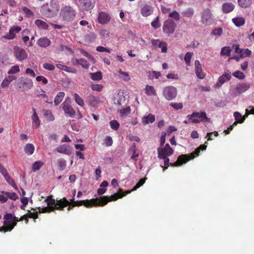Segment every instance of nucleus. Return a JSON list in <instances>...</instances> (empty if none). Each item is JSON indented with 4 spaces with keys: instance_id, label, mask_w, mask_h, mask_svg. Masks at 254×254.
<instances>
[{
    "instance_id": "obj_1",
    "label": "nucleus",
    "mask_w": 254,
    "mask_h": 254,
    "mask_svg": "<svg viewBox=\"0 0 254 254\" xmlns=\"http://www.w3.org/2000/svg\"><path fill=\"white\" fill-rule=\"evenodd\" d=\"M122 196L120 195L119 193H114L109 197L108 196H103L100 197L99 199L96 198L83 200H76L74 201V202L77 206L83 205L86 208L104 206L109 201H116L118 200L119 197Z\"/></svg>"
},
{
    "instance_id": "obj_2",
    "label": "nucleus",
    "mask_w": 254,
    "mask_h": 254,
    "mask_svg": "<svg viewBox=\"0 0 254 254\" xmlns=\"http://www.w3.org/2000/svg\"><path fill=\"white\" fill-rule=\"evenodd\" d=\"M60 5L57 0H51L49 3L44 4L41 8V14L47 17H53L56 15L59 10Z\"/></svg>"
},
{
    "instance_id": "obj_3",
    "label": "nucleus",
    "mask_w": 254,
    "mask_h": 254,
    "mask_svg": "<svg viewBox=\"0 0 254 254\" xmlns=\"http://www.w3.org/2000/svg\"><path fill=\"white\" fill-rule=\"evenodd\" d=\"M76 14V10L73 7L64 5L61 9L59 16L64 23H69L74 20Z\"/></svg>"
},
{
    "instance_id": "obj_4",
    "label": "nucleus",
    "mask_w": 254,
    "mask_h": 254,
    "mask_svg": "<svg viewBox=\"0 0 254 254\" xmlns=\"http://www.w3.org/2000/svg\"><path fill=\"white\" fill-rule=\"evenodd\" d=\"M200 152V150L197 147L194 152L190 153V155L188 154H182L180 155L177 159V160L174 163L171 164L172 166H180L183 164L186 163L189 161L193 159L196 156H198Z\"/></svg>"
},
{
    "instance_id": "obj_5",
    "label": "nucleus",
    "mask_w": 254,
    "mask_h": 254,
    "mask_svg": "<svg viewBox=\"0 0 254 254\" xmlns=\"http://www.w3.org/2000/svg\"><path fill=\"white\" fill-rule=\"evenodd\" d=\"M177 89L173 86H167L164 87L163 90V96L168 101L175 99L177 97Z\"/></svg>"
},
{
    "instance_id": "obj_6",
    "label": "nucleus",
    "mask_w": 254,
    "mask_h": 254,
    "mask_svg": "<svg viewBox=\"0 0 254 254\" xmlns=\"http://www.w3.org/2000/svg\"><path fill=\"white\" fill-rule=\"evenodd\" d=\"M187 118L191 121V123L194 124L199 123L204 120L208 121L209 119L206 116L205 112H193L190 115H188Z\"/></svg>"
},
{
    "instance_id": "obj_7",
    "label": "nucleus",
    "mask_w": 254,
    "mask_h": 254,
    "mask_svg": "<svg viewBox=\"0 0 254 254\" xmlns=\"http://www.w3.org/2000/svg\"><path fill=\"white\" fill-rule=\"evenodd\" d=\"M176 27V23L172 19H168L164 22L162 29L163 32L169 36L174 33Z\"/></svg>"
},
{
    "instance_id": "obj_8",
    "label": "nucleus",
    "mask_w": 254,
    "mask_h": 254,
    "mask_svg": "<svg viewBox=\"0 0 254 254\" xmlns=\"http://www.w3.org/2000/svg\"><path fill=\"white\" fill-rule=\"evenodd\" d=\"M13 51L15 59L19 62H22L28 58V54L26 50L20 47L14 46Z\"/></svg>"
},
{
    "instance_id": "obj_9",
    "label": "nucleus",
    "mask_w": 254,
    "mask_h": 254,
    "mask_svg": "<svg viewBox=\"0 0 254 254\" xmlns=\"http://www.w3.org/2000/svg\"><path fill=\"white\" fill-rule=\"evenodd\" d=\"M70 102V98L69 97H67L66 98L65 100L62 103V106L65 116L66 117L73 118L75 114V111L71 106Z\"/></svg>"
},
{
    "instance_id": "obj_10",
    "label": "nucleus",
    "mask_w": 254,
    "mask_h": 254,
    "mask_svg": "<svg viewBox=\"0 0 254 254\" xmlns=\"http://www.w3.org/2000/svg\"><path fill=\"white\" fill-rule=\"evenodd\" d=\"M174 151V149L168 143H167L164 147H160L157 148L158 158L170 156L173 154Z\"/></svg>"
},
{
    "instance_id": "obj_11",
    "label": "nucleus",
    "mask_w": 254,
    "mask_h": 254,
    "mask_svg": "<svg viewBox=\"0 0 254 254\" xmlns=\"http://www.w3.org/2000/svg\"><path fill=\"white\" fill-rule=\"evenodd\" d=\"M17 85L23 90H28L32 87L33 81L29 78L22 77L18 79Z\"/></svg>"
},
{
    "instance_id": "obj_12",
    "label": "nucleus",
    "mask_w": 254,
    "mask_h": 254,
    "mask_svg": "<svg viewBox=\"0 0 254 254\" xmlns=\"http://www.w3.org/2000/svg\"><path fill=\"white\" fill-rule=\"evenodd\" d=\"M249 114H254V107L251 109L250 110L246 109V114L243 116H242V115L238 112H234V117L236 121L234 123V125H237L238 123H243L245 120L246 118L248 117Z\"/></svg>"
},
{
    "instance_id": "obj_13",
    "label": "nucleus",
    "mask_w": 254,
    "mask_h": 254,
    "mask_svg": "<svg viewBox=\"0 0 254 254\" xmlns=\"http://www.w3.org/2000/svg\"><path fill=\"white\" fill-rule=\"evenodd\" d=\"M57 205L58 206V210L60 211H63L64 208L66 206H68L67 209L68 211L73 208L71 204V202L68 200L65 197H63L60 200H57Z\"/></svg>"
},
{
    "instance_id": "obj_14",
    "label": "nucleus",
    "mask_w": 254,
    "mask_h": 254,
    "mask_svg": "<svg viewBox=\"0 0 254 254\" xmlns=\"http://www.w3.org/2000/svg\"><path fill=\"white\" fill-rule=\"evenodd\" d=\"M21 30V27L19 26H13L9 31V33L1 37V39L6 40H13L15 38L16 34L19 33Z\"/></svg>"
},
{
    "instance_id": "obj_15",
    "label": "nucleus",
    "mask_w": 254,
    "mask_h": 254,
    "mask_svg": "<svg viewBox=\"0 0 254 254\" xmlns=\"http://www.w3.org/2000/svg\"><path fill=\"white\" fill-rule=\"evenodd\" d=\"M146 181V178H143L140 179L139 182L134 186V187L132 188L131 190H127L123 192V190L122 189H120L119 190L116 192V193H119L120 195L122 196L121 197H119V198H122L123 196H126V195L130 193L132 191H134L136 190L137 189L140 188L141 186H142L144 183Z\"/></svg>"
},
{
    "instance_id": "obj_16",
    "label": "nucleus",
    "mask_w": 254,
    "mask_h": 254,
    "mask_svg": "<svg viewBox=\"0 0 254 254\" xmlns=\"http://www.w3.org/2000/svg\"><path fill=\"white\" fill-rule=\"evenodd\" d=\"M81 7L85 10L92 9L95 5L94 0H79Z\"/></svg>"
},
{
    "instance_id": "obj_17",
    "label": "nucleus",
    "mask_w": 254,
    "mask_h": 254,
    "mask_svg": "<svg viewBox=\"0 0 254 254\" xmlns=\"http://www.w3.org/2000/svg\"><path fill=\"white\" fill-rule=\"evenodd\" d=\"M56 151L60 153L70 155L72 153V148L70 145L64 144L57 147Z\"/></svg>"
},
{
    "instance_id": "obj_18",
    "label": "nucleus",
    "mask_w": 254,
    "mask_h": 254,
    "mask_svg": "<svg viewBox=\"0 0 254 254\" xmlns=\"http://www.w3.org/2000/svg\"><path fill=\"white\" fill-rule=\"evenodd\" d=\"M212 20V14L209 9L204 10L201 14V22L203 24H208Z\"/></svg>"
},
{
    "instance_id": "obj_19",
    "label": "nucleus",
    "mask_w": 254,
    "mask_h": 254,
    "mask_svg": "<svg viewBox=\"0 0 254 254\" xmlns=\"http://www.w3.org/2000/svg\"><path fill=\"white\" fill-rule=\"evenodd\" d=\"M231 78V73L229 71L225 72L222 76L218 78V82L215 86L217 87H220L223 83L229 80Z\"/></svg>"
},
{
    "instance_id": "obj_20",
    "label": "nucleus",
    "mask_w": 254,
    "mask_h": 254,
    "mask_svg": "<svg viewBox=\"0 0 254 254\" xmlns=\"http://www.w3.org/2000/svg\"><path fill=\"white\" fill-rule=\"evenodd\" d=\"M195 72L197 77L199 79H203L205 78V74L202 72L201 64L198 60H196L194 62Z\"/></svg>"
},
{
    "instance_id": "obj_21",
    "label": "nucleus",
    "mask_w": 254,
    "mask_h": 254,
    "mask_svg": "<svg viewBox=\"0 0 254 254\" xmlns=\"http://www.w3.org/2000/svg\"><path fill=\"white\" fill-rule=\"evenodd\" d=\"M151 44L153 46H157L161 49L162 53H166L167 51V44L165 42L159 41L158 39H153L151 40Z\"/></svg>"
},
{
    "instance_id": "obj_22",
    "label": "nucleus",
    "mask_w": 254,
    "mask_h": 254,
    "mask_svg": "<svg viewBox=\"0 0 254 254\" xmlns=\"http://www.w3.org/2000/svg\"><path fill=\"white\" fill-rule=\"evenodd\" d=\"M110 18L109 14L104 12H101L99 13L98 21L100 24H104L109 22Z\"/></svg>"
},
{
    "instance_id": "obj_23",
    "label": "nucleus",
    "mask_w": 254,
    "mask_h": 254,
    "mask_svg": "<svg viewBox=\"0 0 254 254\" xmlns=\"http://www.w3.org/2000/svg\"><path fill=\"white\" fill-rule=\"evenodd\" d=\"M153 11V7L149 5H144L141 7L140 12L142 15L144 17H147L150 15Z\"/></svg>"
},
{
    "instance_id": "obj_24",
    "label": "nucleus",
    "mask_w": 254,
    "mask_h": 254,
    "mask_svg": "<svg viewBox=\"0 0 254 254\" xmlns=\"http://www.w3.org/2000/svg\"><path fill=\"white\" fill-rule=\"evenodd\" d=\"M33 115L31 119L32 121L33 127L36 128L38 127L40 125V121L39 119L38 115L36 113V109L34 108H32Z\"/></svg>"
},
{
    "instance_id": "obj_25",
    "label": "nucleus",
    "mask_w": 254,
    "mask_h": 254,
    "mask_svg": "<svg viewBox=\"0 0 254 254\" xmlns=\"http://www.w3.org/2000/svg\"><path fill=\"white\" fill-rule=\"evenodd\" d=\"M128 152L129 154H131V159L136 161L139 156V154L136 152V145L134 143L131 145V147L128 149Z\"/></svg>"
},
{
    "instance_id": "obj_26",
    "label": "nucleus",
    "mask_w": 254,
    "mask_h": 254,
    "mask_svg": "<svg viewBox=\"0 0 254 254\" xmlns=\"http://www.w3.org/2000/svg\"><path fill=\"white\" fill-rule=\"evenodd\" d=\"M235 5L231 2L224 3L222 6V10L224 13H228L232 11Z\"/></svg>"
},
{
    "instance_id": "obj_27",
    "label": "nucleus",
    "mask_w": 254,
    "mask_h": 254,
    "mask_svg": "<svg viewBox=\"0 0 254 254\" xmlns=\"http://www.w3.org/2000/svg\"><path fill=\"white\" fill-rule=\"evenodd\" d=\"M250 86L249 84L242 83L237 85L236 90L238 94H240L248 90L250 88Z\"/></svg>"
},
{
    "instance_id": "obj_28",
    "label": "nucleus",
    "mask_w": 254,
    "mask_h": 254,
    "mask_svg": "<svg viewBox=\"0 0 254 254\" xmlns=\"http://www.w3.org/2000/svg\"><path fill=\"white\" fill-rule=\"evenodd\" d=\"M116 104L119 106L127 105V101H126V97L123 92H119L118 94V98Z\"/></svg>"
},
{
    "instance_id": "obj_29",
    "label": "nucleus",
    "mask_w": 254,
    "mask_h": 254,
    "mask_svg": "<svg viewBox=\"0 0 254 254\" xmlns=\"http://www.w3.org/2000/svg\"><path fill=\"white\" fill-rule=\"evenodd\" d=\"M57 203L54 206H47V207L41 208L38 207L37 209L39 213H50L54 211L55 210H58Z\"/></svg>"
},
{
    "instance_id": "obj_30",
    "label": "nucleus",
    "mask_w": 254,
    "mask_h": 254,
    "mask_svg": "<svg viewBox=\"0 0 254 254\" xmlns=\"http://www.w3.org/2000/svg\"><path fill=\"white\" fill-rule=\"evenodd\" d=\"M51 44L50 40L47 37L40 38L37 41V44L41 47L46 48Z\"/></svg>"
},
{
    "instance_id": "obj_31",
    "label": "nucleus",
    "mask_w": 254,
    "mask_h": 254,
    "mask_svg": "<svg viewBox=\"0 0 254 254\" xmlns=\"http://www.w3.org/2000/svg\"><path fill=\"white\" fill-rule=\"evenodd\" d=\"M155 120V116L151 114H149L147 116L143 117L142 118V123L143 125H146L149 123H153Z\"/></svg>"
},
{
    "instance_id": "obj_32",
    "label": "nucleus",
    "mask_w": 254,
    "mask_h": 254,
    "mask_svg": "<svg viewBox=\"0 0 254 254\" xmlns=\"http://www.w3.org/2000/svg\"><path fill=\"white\" fill-rule=\"evenodd\" d=\"M56 66L59 69L65 71L66 72H69V73H76V71L75 69L67 66L66 65H63L62 64H56Z\"/></svg>"
},
{
    "instance_id": "obj_33",
    "label": "nucleus",
    "mask_w": 254,
    "mask_h": 254,
    "mask_svg": "<svg viewBox=\"0 0 254 254\" xmlns=\"http://www.w3.org/2000/svg\"><path fill=\"white\" fill-rule=\"evenodd\" d=\"M35 24L41 29L47 30L49 28L48 24L46 22L40 19L36 20L35 21Z\"/></svg>"
},
{
    "instance_id": "obj_34",
    "label": "nucleus",
    "mask_w": 254,
    "mask_h": 254,
    "mask_svg": "<svg viewBox=\"0 0 254 254\" xmlns=\"http://www.w3.org/2000/svg\"><path fill=\"white\" fill-rule=\"evenodd\" d=\"M233 23L237 27H240L244 25L245 23V19L242 17H235L232 19Z\"/></svg>"
},
{
    "instance_id": "obj_35",
    "label": "nucleus",
    "mask_w": 254,
    "mask_h": 254,
    "mask_svg": "<svg viewBox=\"0 0 254 254\" xmlns=\"http://www.w3.org/2000/svg\"><path fill=\"white\" fill-rule=\"evenodd\" d=\"M35 150V147L32 143H27L24 147V152L28 155H32Z\"/></svg>"
},
{
    "instance_id": "obj_36",
    "label": "nucleus",
    "mask_w": 254,
    "mask_h": 254,
    "mask_svg": "<svg viewBox=\"0 0 254 254\" xmlns=\"http://www.w3.org/2000/svg\"><path fill=\"white\" fill-rule=\"evenodd\" d=\"M90 77L95 81H99L102 79V73L101 71H99L96 72H90Z\"/></svg>"
},
{
    "instance_id": "obj_37",
    "label": "nucleus",
    "mask_w": 254,
    "mask_h": 254,
    "mask_svg": "<svg viewBox=\"0 0 254 254\" xmlns=\"http://www.w3.org/2000/svg\"><path fill=\"white\" fill-rule=\"evenodd\" d=\"M43 116L49 122H52L55 120L52 112L50 110H43Z\"/></svg>"
},
{
    "instance_id": "obj_38",
    "label": "nucleus",
    "mask_w": 254,
    "mask_h": 254,
    "mask_svg": "<svg viewBox=\"0 0 254 254\" xmlns=\"http://www.w3.org/2000/svg\"><path fill=\"white\" fill-rule=\"evenodd\" d=\"M87 102L89 105L93 107L97 106L98 104L97 98L93 95H90L87 97Z\"/></svg>"
},
{
    "instance_id": "obj_39",
    "label": "nucleus",
    "mask_w": 254,
    "mask_h": 254,
    "mask_svg": "<svg viewBox=\"0 0 254 254\" xmlns=\"http://www.w3.org/2000/svg\"><path fill=\"white\" fill-rule=\"evenodd\" d=\"M145 93L148 96H156V92L153 86L146 85L145 88Z\"/></svg>"
},
{
    "instance_id": "obj_40",
    "label": "nucleus",
    "mask_w": 254,
    "mask_h": 254,
    "mask_svg": "<svg viewBox=\"0 0 254 254\" xmlns=\"http://www.w3.org/2000/svg\"><path fill=\"white\" fill-rule=\"evenodd\" d=\"M64 95L65 94L64 92H59L58 93L54 99V103L56 106L59 105L62 101Z\"/></svg>"
},
{
    "instance_id": "obj_41",
    "label": "nucleus",
    "mask_w": 254,
    "mask_h": 254,
    "mask_svg": "<svg viewBox=\"0 0 254 254\" xmlns=\"http://www.w3.org/2000/svg\"><path fill=\"white\" fill-rule=\"evenodd\" d=\"M240 6L243 8H247L250 6L252 4V0H238Z\"/></svg>"
},
{
    "instance_id": "obj_42",
    "label": "nucleus",
    "mask_w": 254,
    "mask_h": 254,
    "mask_svg": "<svg viewBox=\"0 0 254 254\" xmlns=\"http://www.w3.org/2000/svg\"><path fill=\"white\" fill-rule=\"evenodd\" d=\"M4 179L6 181V182L10 185L14 189L16 190H18V187L16 186V184L15 183V182L14 180L10 177L9 174L7 175L6 176H5Z\"/></svg>"
},
{
    "instance_id": "obj_43",
    "label": "nucleus",
    "mask_w": 254,
    "mask_h": 254,
    "mask_svg": "<svg viewBox=\"0 0 254 254\" xmlns=\"http://www.w3.org/2000/svg\"><path fill=\"white\" fill-rule=\"evenodd\" d=\"M194 13V10L193 8L189 7L186 10H185L183 12V15L187 18L191 17Z\"/></svg>"
},
{
    "instance_id": "obj_44",
    "label": "nucleus",
    "mask_w": 254,
    "mask_h": 254,
    "mask_svg": "<svg viewBox=\"0 0 254 254\" xmlns=\"http://www.w3.org/2000/svg\"><path fill=\"white\" fill-rule=\"evenodd\" d=\"M120 78L124 81H128L130 79V76L128 72L123 71L121 69L119 70Z\"/></svg>"
},
{
    "instance_id": "obj_45",
    "label": "nucleus",
    "mask_w": 254,
    "mask_h": 254,
    "mask_svg": "<svg viewBox=\"0 0 254 254\" xmlns=\"http://www.w3.org/2000/svg\"><path fill=\"white\" fill-rule=\"evenodd\" d=\"M57 200L53 198L52 195L48 196L46 199L45 200V201L47 203V205L50 206H54L57 204Z\"/></svg>"
},
{
    "instance_id": "obj_46",
    "label": "nucleus",
    "mask_w": 254,
    "mask_h": 254,
    "mask_svg": "<svg viewBox=\"0 0 254 254\" xmlns=\"http://www.w3.org/2000/svg\"><path fill=\"white\" fill-rule=\"evenodd\" d=\"M44 165V163L42 161L35 162L32 167V169L34 172L39 170L41 167Z\"/></svg>"
},
{
    "instance_id": "obj_47",
    "label": "nucleus",
    "mask_w": 254,
    "mask_h": 254,
    "mask_svg": "<svg viewBox=\"0 0 254 254\" xmlns=\"http://www.w3.org/2000/svg\"><path fill=\"white\" fill-rule=\"evenodd\" d=\"M131 112V109L129 107H127L124 109H121L119 113L121 117H124L127 116Z\"/></svg>"
},
{
    "instance_id": "obj_48",
    "label": "nucleus",
    "mask_w": 254,
    "mask_h": 254,
    "mask_svg": "<svg viewBox=\"0 0 254 254\" xmlns=\"http://www.w3.org/2000/svg\"><path fill=\"white\" fill-rule=\"evenodd\" d=\"M2 193H3L7 197H8L10 199L13 200H16L18 198V196L17 194L15 192H9L7 191H2L1 192Z\"/></svg>"
},
{
    "instance_id": "obj_49",
    "label": "nucleus",
    "mask_w": 254,
    "mask_h": 254,
    "mask_svg": "<svg viewBox=\"0 0 254 254\" xmlns=\"http://www.w3.org/2000/svg\"><path fill=\"white\" fill-rule=\"evenodd\" d=\"M231 50L229 47H224L222 48L221 51V55L222 56H227L229 57L230 56Z\"/></svg>"
},
{
    "instance_id": "obj_50",
    "label": "nucleus",
    "mask_w": 254,
    "mask_h": 254,
    "mask_svg": "<svg viewBox=\"0 0 254 254\" xmlns=\"http://www.w3.org/2000/svg\"><path fill=\"white\" fill-rule=\"evenodd\" d=\"M58 166L60 170H64L66 166V161L63 159H59L58 161Z\"/></svg>"
},
{
    "instance_id": "obj_51",
    "label": "nucleus",
    "mask_w": 254,
    "mask_h": 254,
    "mask_svg": "<svg viewBox=\"0 0 254 254\" xmlns=\"http://www.w3.org/2000/svg\"><path fill=\"white\" fill-rule=\"evenodd\" d=\"M75 102L79 106L83 107L84 105L83 100L77 93L74 94Z\"/></svg>"
},
{
    "instance_id": "obj_52",
    "label": "nucleus",
    "mask_w": 254,
    "mask_h": 254,
    "mask_svg": "<svg viewBox=\"0 0 254 254\" xmlns=\"http://www.w3.org/2000/svg\"><path fill=\"white\" fill-rule=\"evenodd\" d=\"M169 17L173 18L176 21H178L180 19V15L178 12L176 10L169 14Z\"/></svg>"
},
{
    "instance_id": "obj_53",
    "label": "nucleus",
    "mask_w": 254,
    "mask_h": 254,
    "mask_svg": "<svg viewBox=\"0 0 254 254\" xmlns=\"http://www.w3.org/2000/svg\"><path fill=\"white\" fill-rule=\"evenodd\" d=\"M110 126L112 129L117 130L120 127V124L114 120L110 122Z\"/></svg>"
},
{
    "instance_id": "obj_54",
    "label": "nucleus",
    "mask_w": 254,
    "mask_h": 254,
    "mask_svg": "<svg viewBox=\"0 0 254 254\" xmlns=\"http://www.w3.org/2000/svg\"><path fill=\"white\" fill-rule=\"evenodd\" d=\"M20 71L19 67L17 65L12 66L10 69L8 71V74H15Z\"/></svg>"
},
{
    "instance_id": "obj_55",
    "label": "nucleus",
    "mask_w": 254,
    "mask_h": 254,
    "mask_svg": "<svg viewBox=\"0 0 254 254\" xmlns=\"http://www.w3.org/2000/svg\"><path fill=\"white\" fill-rule=\"evenodd\" d=\"M193 55L192 53L187 52L185 56V61L187 65H190V60Z\"/></svg>"
},
{
    "instance_id": "obj_56",
    "label": "nucleus",
    "mask_w": 254,
    "mask_h": 254,
    "mask_svg": "<svg viewBox=\"0 0 254 254\" xmlns=\"http://www.w3.org/2000/svg\"><path fill=\"white\" fill-rule=\"evenodd\" d=\"M29 33H30V31L28 29H24L22 32V34L23 35L22 39H23V42L25 44H26V43L29 40V37L26 35H28Z\"/></svg>"
},
{
    "instance_id": "obj_57",
    "label": "nucleus",
    "mask_w": 254,
    "mask_h": 254,
    "mask_svg": "<svg viewBox=\"0 0 254 254\" xmlns=\"http://www.w3.org/2000/svg\"><path fill=\"white\" fill-rule=\"evenodd\" d=\"M233 75L239 79H243L245 77V74L239 70H237L234 72Z\"/></svg>"
},
{
    "instance_id": "obj_58",
    "label": "nucleus",
    "mask_w": 254,
    "mask_h": 254,
    "mask_svg": "<svg viewBox=\"0 0 254 254\" xmlns=\"http://www.w3.org/2000/svg\"><path fill=\"white\" fill-rule=\"evenodd\" d=\"M159 16H157L153 21H152L151 23V26L155 29L159 28L160 27L161 24L159 22Z\"/></svg>"
},
{
    "instance_id": "obj_59",
    "label": "nucleus",
    "mask_w": 254,
    "mask_h": 254,
    "mask_svg": "<svg viewBox=\"0 0 254 254\" xmlns=\"http://www.w3.org/2000/svg\"><path fill=\"white\" fill-rule=\"evenodd\" d=\"M79 65L83 68L88 69L89 67V64L87 61L83 59H79Z\"/></svg>"
},
{
    "instance_id": "obj_60",
    "label": "nucleus",
    "mask_w": 254,
    "mask_h": 254,
    "mask_svg": "<svg viewBox=\"0 0 254 254\" xmlns=\"http://www.w3.org/2000/svg\"><path fill=\"white\" fill-rule=\"evenodd\" d=\"M97 35L94 33H89L86 37V39L90 42H93L96 39Z\"/></svg>"
},
{
    "instance_id": "obj_61",
    "label": "nucleus",
    "mask_w": 254,
    "mask_h": 254,
    "mask_svg": "<svg viewBox=\"0 0 254 254\" xmlns=\"http://www.w3.org/2000/svg\"><path fill=\"white\" fill-rule=\"evenodd\" d=\"M170 105L176 110L182 109L183 108L182 103H171Z\"/></svg>"
},
{
    "instance_id": "obj_62",
    "label": "nucleus",
    "mask_w": 254,
    "mask_h": 254,
    "mask_svg": "<svg viewBox=\"0 0 254 254\" xmlns=\"http://www.w3.org/2000/svg\"><path fill=\"white\" fill-rule=\"evenodd\" d=\"M22 11L24 13H25L26 15H28V16H33L34 14L33 12L30 10L29 8H27V7H23L22 8Z\"/></svg>"
},
{
    "instance_id": "obj_63",
    "label": "nucleus",
    "mask_w": 254,
    "mask_h": 254,
    "mask_svg": "<svg viewBox=\"0 0 254 254\" xmlns=\"http://www.w3.org/2000/svg\"><path fill=\"white\" fill-rule=\"evenodd\" d=\"M43 67L44 68L50 71H53L55 68V67L53 64L49 63H44L43 64Z\"/></svg>"
},
{
    "instance_id": "obj_64",
    "label": "nucleus",
    "mask_w": 254,
    "mask_h": 254,
    "mask_svg": "<svg viewBox=\"0 0 254 254\" xmlns=\"http://www.w3.org/2000/svg\"><path fill=\"white\" fill-rule=\"evenodd\" d=\"M104 143L106 146H110L113 144L112 138L110 136H107L104 140Z\"/></svg>"
}]
</instances>
